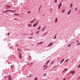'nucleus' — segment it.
Returning <instances> with one entry per match:
<instances>
[{"mask_svg":"<svg viewBox=\"0 0 80 80\" xmlns=\"http://www.w3.org/2000/svg\"><path fill=\"white\" fill-rule=\"evenodd\" d=\"M80 78V77L78 78V79Z\"/></svg>","mask_w":80,"mask_h":80,"instance_id":"obj_56","label":"nucleus"},{"mask_svg":"<svg viewBox=\"0 0 80 80\" xmlns=\"http://www.w3.org/2000/svg\"><path fill=\"white\" fill-rule=\"evenodd\" d=\"M29 38H33V37H29Z\"/></svg>","mask_w":80,"mask_h":80,"instance_id":"obj_36","label":"nucleus"},{"mask_svg":"<svg viewBox=\"0 0 80 80\" xmlns=\"http://www.w3.org/2000/svg\"><path fill=\"white\" fill-rule=\"evenodd\" d=\"M65 80V78H64L63 80Z\"/></svg>","mask_w":80,"mask_h":80,"instance_id":"obj_51","label":"nucleus"},{"mask_svg":"<svg viewBox=\"0 0 80 80\" xmlns=\"http://www.w3.org/2000/svg\"><path fill=\"white\" fill-rule=\"evenodd\" d=\"M49 62H50V61L49 60H48L47 62H46V63L47 64H48V63H49Z\"/></svg>","mask_w":80,"mask_h":80,"instance_id":"obj_17","label":"nucleus"},{"mask_svg":"<svg viewBox=\"0 0 80 80\" xmlns=\"http://www.w3.org/2000/svg\"><path fill=\"white\" fill-rule=\"evenodd\" d=\"M53 62H54V61H52L51 62V64H52V63H53Z\"/></svg>","mask_w":80,"mask_h":80,"instance_id":"obj_39","label":"nucleus"},{"mask_svg":"<svg viewBox=\"0 0 80 80\" xmlns=\"http://www.w3.org/2000/svg\"><path fill=\"white\" fill-rule=\"evenodd\" d=\"M35 20V18L33 21L34 22Z\"/></svg>","mask_w":80,"mask_h":80,"instance_id":"obj_46","label":"nucleus"},{"mask_svg":"<svg viewBox=\"0 0 80 80\" xmlns=\"http://www.w3.org/2000/svg\"><path fill=\"white\" fill-rule=\"evenodd\" d=\"M61 6H62V3L61 2L60 3L58 6V8H60Z\"/></svg>","mask_w":80,"mask_h":80,"instance_id":"obj_2","label":"nucleus"},{"mask_svg":"<svg viewBox=\"0 0 80 80\" xmlns=\"http://www.w3.org/2000/svg\"><path fill=\"white\" fill-rule=\"evenodd\" d=\"M30 76H27V77H31V76H32V75L31 74H30Z\"/></svg>","mask_w":80,"mask_h":80,"instance_id":"obj_20","label":"nucleus"},{"mask_svg":"<svg viewBox=\"0 0 80 80\" xmlns=\"http://www.w3.org/2000/svg\"><path fill=\"white\" fill-rule=\"evenodd\" d=\"M14 20H17V18H14Z\"/></svg>","mask_w":80,"mask_h":80,"instance_id":"obj_44","label":"nucleus"},{"mask_svg":"<svg viewBox=\"0 0 80 80\" xmlns=\"http://www.w3.org/2000/svg\"><path fill=\"white\" fill-rule=\"evenodd\" d=\"M28 27H32V24H28Z\"/></svg>","mask_w":80,"mask_h":80,"instance_id":"obj_9","label":"nucleus"},{"mask_svg":"<svg viewBox=\"0 0 80 80\" xmlns=\"http://www.w3.org/2000/svg\"><path fill=\"white\" fill-rule=\"evenodd\" d=\"M70 46H71V44H70L69 45H68V47H70Z\"/></svg>","mask_w":80,"mask_h":80,"instance_id":"obj_23","label":"nucleus"},{"mask_svg":"<svg viewBox=\"0 0 80 80\" xmlns=\"http://www.w3.org/2000/svg\"><path fill=\"white\" fill-rule=\"evenodd\" d=\"M8 12V10H6L5 11H3V12L4 13H6V12Z\"/></svg>","mask_w":80,"mask_h":80,"instance_id":"obj_13","label":"nucleus"},{"mask_svg":"<svg viewBox=\"0 0 80 80\" xmlns=\"http://www.w3.org/2000/svg\"><path fill=\"white\" fill-rule=\"evenodd\" d=\"M32 34H33V33H31V35H32Z\"/></svg>","mask_w":80,"mask_h":80,"instance_id":"obj_50","label":"nucleus"},{"mask_svg":"<svg viewBox=\"0 0 80 80\" xmlns=\"http://www.w3.org/2000/svg\"><path fill=\"white\" fill-rule=\"evenodd\" d=\"M45 34L46 35V34H47V32H46L45 33Z\"/></svg>","mask_w":80,"mask_h":80,"instance_id":"obj_49","label":"nucleus"},{"mask_svg":"<svg viewBox=\"0 0 80 80\" xmlns=\"http://www.w3.org/2000/svg\"><path fill=\"white\" fill-rule=\"evenodd\" d=\"M39 31H38L37 32H36V34H37V33H39Z\"/></svg>","mask_w":80,"mask_h":80,"instance_id":"obj_37","label":"nucleus"},{"mask_svg":"<svg viewBox=\"0 0 80 80\" xmlns=\"http://www.w3.org/2000/svg\"><path fill=\"white\" fill-rule=\"evenodd\" d=\"M79 43H80V42Z\"/></svg>","mask_w":80,"mask_h":80,"instance_id":"obj_60","label":"nucleus"},{"mask_svg":"<svg viewBox=\"0 0 80 80\" xmlns=\"http://www.w3.org/2000/svg\"><path fill=\"white\" fill-rule=\"evenodd\" d=\"M80 45V43H78L77 44V46H78Z\"/></svg>","mask_w":80,"mask_h":80,"instance_id":"obj_31","label":"nucleus"},{"mask_svg":"<svg viewBox=\"0 0 80 80\" xmlns=\"http://www.w3.org/2000/svg\"><path fill=\"white\" fill-rule=\"evenodd\" d=\"M32 64H33V63L31 62L30 64V65H32Z\"/></svg>","mask_w":80,"mask_h":80,"instance_id":"obj_33","label":"nucleus"},{"mask_svg":"<svg viewBox=\"0 0 80 80\" xmlns=\"http://www.w3.org/2000/svg\"><path fill=\"white\" fill-rule=\"evenodd\" d=\"M16 47H18V44H17L16 45Z\"/></svg>","mask_w":80,"mask_h":80,"instance_id":"obj_43","label":"nucleus"},{"mask_svg":"<svg viewBox=\"0 0 80 80\" xmlns=\"http://www.w3.org/2000/svg\"><path fill=\"white\" fill-rule=\"evenodd\" d=\"M45 67H46V65H44L43 66V68H45Z\"/></svg>","mask_w":80,"mask_h":80,"instance_id":"obj_34","label":"nucleus"},{"mask_svg":"<svg viewBox=\"0 0 80 80\" xmlns=\"http://www.w3.org/2000/svg\"><path fill=\"white\" fill-rule=\"evenodd\" d=\"M64 60H65V59L63 58L62 59V60L60 62V64H62L63 63V62L64 61Z\"/></svg>","mask_w":80,"mask_h":80,"instance_id":"obj_4","label":"nucleus"},{"mask_svg":"<svg viewBox=\"0 0 80 80\" xmlns=\"http://www.w3.org/2000/svg\"><path fill=\"white\" fill-rule=\"evenodd\" d=\"M45 27H44V28L42 29V32H43V31H44V30H45Z\"/></svg>","mask_w":80,"mask_h":80,"instance_id":"obj_14","label":"nucleus"},{"mask_svg":"<svg viewBox=\"0 0 80 80\" xmlns=\"http://www.w3.org/2000/svg\"><path fill=\"white\" fill-rule=\"evenodd\" d=\"M70 73L71 74H72V75H73L74 73H75V71H71L70 72Z\"/></svg>","mask_w":80,"mask_h":80,"instance_id":"obj_3","label":"nucleus"},{"mask_svg":"<svg viewBox=\"0 0 80 80\" xmlns=\"http://www.w3.org/2000/svg\"><path fill=\"white\" fill-rule=\"evenodd\" d=\"M79 42V41H78V40H77V42Z\"/></svg>","mask_w":80,"mask_h":80,"instance_id":"obj_47","label":"nucleus"},{"mask_svg":"<svg viewBox=\"0 0 80 80\" xmlns=\"http://www.w3.org/2000/svg\"><path fill=\"white\" fill-rule=\"evenodd\" d=\"M37 80V77L35 78H34V80Z\"/></svg>","mask_w":80,"mask_h":80,"instance_id":"obj_28","label":"nucleus"},{"mask_svg":"<svg viewBox=\"0 0 80 80\" xmlns=\"http://www.w3.org/2000/svg\"><path fill=\"white\" fill-rule=\"evenodd\" d=\"M10 35V32H8V34H7V35Z\"/></svg>","mask_w":80,"mask_h":80,"instance_id":"obj_38","label":"nucleus"},{"mask_svg":"<svg viewBox=\"0 0 80 80\" xmlns=\"http://www.w3.org/2000/svg\"><path fill=\"white\" fill-rule=\"evenodd\" d=\"M31 12V11H29L28 12V13H30Z\"/></svg>","mask_w":80,"mask_h":80,"instance_id":"obj_40","label":"nucleus"},{"mask_svg":"<svg viewBox=\"0 0 80 80\" xmlns=\"http://www.w3.org/2000/svg\"><path fill=\"white\" fill-rule=\"evenodd\" d=\"M57 38V36H56V35H55L54 36V38H53V39H56V38Z\"/></svg>","mask_w":80,"mask_h":80,"instance_id":"obj_11","label":"nucleus"},{"mask_svg":"<svg viewBox=\"0 0 80 80\" xmlns=\"http://www.w3.org/2000/svg\"><path fill=\"white\" fill-rule=\"evenodd\" d=\"M39 22V21H38L35 24L36 25H38V23Z\"/></svg>","mask_w":80,"mask_h":80,"instance_id":"obj_12","label":"nucleus"},{"mask_svg":"<svg viewBox=\"0 0 80 80\" xmlns=\"http://www.w3.org/2000/svg\"><path fill=\"white\" fill-rule=\"evenodd\" d=\"M41 7H42V6H40V7L41 8Z\"/></svg>","mask_w":80,"mask_h":80,"instance_id":"obj_57","label":"nucleus"},{"mask_svg":"<svg viewBox=\"0 0 80 80\" xmlns=\"http://www.w3.org/2000/svg\"><path fill=\"white\" fill-rule=\"evenodd\" d=\"M45 35H46V34L45 33L43 34V36H45Z\"/></svg>","mask_w":80,"mask_h":80,"instance_id":"obj_45","label":"nucleus"},{"mask_svg":"<svg viewBox=\"0 0 80 80\" xmlns=\"http://www.w3.org/2000/svg\"><path fill=\"white\" fill-rule=\"evenodd\" d=\"M5 6L6 7H8V8H10V7H11V6H9L8 5H6Z\"/></svg>","mask_w":80,"mask_h":80,"instance_id":"obj_6","label":"nucleus"},{"mask_svg":"<svg viewBox=\"0 0 80 80\" xmlns=\"http://www.w3.org/2000/svg\"><path fill=\"white\" fill-rule=\"evenodd\" d=\"M72 6H73V4L72 3H71L70 4V7L71 8L72 7Z\"/></svg>","mask_w":80,"mask_h":80,"instance_id":"obj_18","label":"nucleus"},{"mask_svg":"<svg viewBox=\"0 0 80 80\" xmlns=\"http://www.w3.org/2000/svg\"><path fill=\"white\" fill-rule=\"evenodd\" d=\"M68 60H69V59L68 58L67 60H66L65 61V62H68Z\"/></svg>","mask_w":80,"mask_h":80,"instance_id":"obj_21","label":"nucleus"},{"mask_svg":"<svg viewBox=\"0 0 80 80\" xmlns=\"http://www.w3.org/2000/svg\"><path fill=\"white\" fill-rule=\"evenodd\" d=\"M69 74H70V73H69L68 74V75H69Z\"/></svg>","mask_w":80,"mask_h":80,"instance_id":"obj_55","label":"nucleus"},{"mask_svg":"<svg viewBox=\"0 0 80 80\" xmlns=\"http://www.w3.org/2000/svg\"><path fill=\"white\" fill-rule=\"evenodd\" d=\"M33 21L32 20L30 22V23H33Z\"/></svg>","mask_w":80,"mask_h":80,"instance_id":"obj_26","label":"nucleus"},{"mask_svg":"<svg viewBox=\"0 0 80 80\" xmlns=\"http://www.w3.org/2000/svg\"><path fill=\"white\" fill-rule=\"evenodd\" d=\"M40 7H39V10H40Z\"/></svg>","mask_w":80,"mask_h":80,"instance_id":"obj_52","label":"nucleus"},{"mask_svg":"<svg viewBox=\"0 0 80 80\" xmlns=\"http://www.w3.org/2000/svg\"><path fill=\"white\" fill-rule=\"evenodd\" d=\"M12 13H13V12H12Z\"/></svg>","mask_w":80,"mask_h":80,"instance_id":"obj_59","label":"nucleus"},{"mask_svg":"<svg viewBox=\"0 0 80 80\" xmlns=\"http://www.w3.org/2000/svg\"><path fill=\"white\" fill-rule=\"evenodd\" d=\"M47 75V74H44V75H43V76H45V75Z\"/></svg>","mask_w":80,"mask_h":80,"instance_id":"obj_41","label":"nucleus"},{"mask_svg":"<svg viewBox=\"0 0 80 80\" xmlns=\"http://www.w3.org/2000/svg\"><path fill=\"white\" fill-rule=\"evenodd\" d=\"M78 68H80V64L78 66Z\"/></svg>","mask_w":80,"mask_h":80,"instance_id":"obj_32","label":"nucleus"},{"mask_svg":"<svg viewBox=\"0 0 80 80\" xmlns=\"http://www.w3.org/2000/svg\"><path fill=\"white\" fill-rule=\"evenodd\" d=\"M75 11H77V7L75 9Z\"/></svg>","mask_w":80,"mask_h":80,"instance_id":"obj_27","label":"nucleus"},{"mask_svg":"<svg viewBox=\"0 0 80 80\" xmlns=\"http://www.w3.org/2000/svg\"><path fill=\"white\" fill-rule=\"evenodd\" d=\"M43 43V42H40L38 43V44H42V43Z\"/></svg>","mask_w":80,"mask_h":80,"instance_id":"obj_19","label":"nucleus"},{"mask_svg":"<svg viewBox=\"0 0 80 80\" xmlns=\"http://www.w3.org/2000/svg\"><path fill=\"white\" fill-rule=\"evenodd\" d=\"M11 11H12V12H15V10H11Z\"/></svg>","mask_w":80,"mask_h":80,"instance_id":"obj_35","label":"nucleus"},{"mask_svg":"<svg viewBox=\"0 0 80 80\" xmlns=\"http://www.w3.org/2000/svg\"><path fill=\"white\" fill-rule=\"evenodd\" d=\"M36 25H36V24H34L33 25V27H35V26H36Z\"/></svg>","mask_w":80,"mask_h":80,"instance_id":"obj_22","label":"nucleus"},{"mask_svg":"<svg viewBox=\"0 0 80 80\" xmlns=\"http://www.w3.org/2000/svg\"><path fill=\"white\" fill-rule=\"evenodd\" d=\"M47 67H48V66H47L46 67H45L44 68V70H46L47 68Z\"/></svg>","mask_w":80,"mask_h":80,"instance_id":"obj_15","label":"nucleus"},{"mask_svg":"<svg viewBox=\"0 0 80 80\" xmlns=\"http://www.w3.org/2000/svg\"><path fill=\"white\" fill-rule=\"evenodd\" d=\"M41 28V27L40 26H39L38 27V28L37 29V30H39L40 29V28Z\"/></svg>","mask_w":80,"mask_h":80,"instance_id":"obj_16","label":"nucleus"},{"mask_svg":"<svg viewBox=\"0 0 80 80\" xmlns=\"http://www.w3.org/2000/svg\"><path fill=\"white\" fill-rule=\"evenodd\" d=\"M65 9H64L63 10L62 12V13H63V12H65Z\"/></svg>","mask_w":80,"mask_h":80,"instance_id":"obj_30","label":"nucleus"},{"mask_svg":"<svg viewBox=\"0 0 80 80\" xmlns=\"http://www.w3.org/2000/svg\"><path fill=\"white\" fill-rule=\"evenodd\" d=\"M70 12H71V9H70L68 13V15L70 13Z\"/></svg>","mask_w":80,"mask_h":80,"instance_id":"obj_5","label":"nucleus"},{"mask_svg":"<svg viewBox=\"0 0 80 80\" xmlns=\"http://www.w3.org/2000/svg\"><path fill=\"white\" fill-rule=\"evenodd\" d=\"M55 3H57V0H55Z\"/></svg>","mask_w":80,"mask_h":80,"instance_id":"obj_24","label":"nucleus"},{"mask_svg":"<svg viewBox=\"0 0 80 80\" xmlns=\"http://www.w3.org/2000/svg\"><path fill=\"white\" fill-rule=\"evenodd\" d=\"M52 12V8H51L50 10V12Z\"/></svg>","mask_w":80,"mask_h":80,"instance_id":"obj_29","label":"nucleus"},{"mask_svg":"<svg viewBox=\"0 0 80 80\" xmlns=\"http://www.w3.org/2000/svg\"><path fill=\"white\" fill-rule=\"evenodd\" d=\"M14 15H15V16H18V15H19V14L18 13H15L14 14Z\"/></svg>","mask_w":80,"mask_h":80,"instance_id":"obj_10","label":"nucleus"},{"mask_svg":"<svg viewBox=\"0 0 80 80\" xmlns=\"http://www.w3.org/2000/svg\"><path fill=\"white\" fill-rule=\"evenodd\" d=\"M66 70H67V69H64L63 72H65Z\"/></svg>","mask_w":80,"mask_h":80,"instance_id":"obj_25","label":"nucleus"},{"mask_svg":"<svg viewBox=\"0 0 80 80\" xmlns=\"http://www.w3.org/2000/svg\"><path fill=\"white\" fill-rule=\"evenodd\" d=\"M19 50H20V49H19Z\"/></svg>","mask_w":80,"mask_h":80,"instance_id":"obj_58","label":"nucleus"},{"mask_svg":"<svg viewBox=\"0 0 80 80\" xmlns=\"http://www.w3.org/2000/svg\"><path fill=\"white\" fill-rule=\"evenodd\" d=\"M31 32H33L32 30L31 31Z\"/></svg>","mask_w":80,"mask_h":80,"instance_id":"obj_54","label":"nucleus"},{"mask_svg":"<svg viewBox=\"0 0 80 80\" xmlns=\"http://www.w3.org/2000/svg\"><path fill=\"white\" fill-rule=\"evenodd\" d=\"M52 45V42H51L48 45V46H51V45Z\"/></svg>","mask_w":80,"mask_h":80,"instance_id":"obj_8","label":"nucleus"},{"mask_svg":"<svg viewBox=\"0 0 80 80\" xmlns=\"http://www.w3.org/2000/svg\"><path fill=\"white\" fill-rule=\"evenodd\" d=\"M4 78H7V76H4Z\"/></svg>","mask_w":80,"mask_h":80,"instance_id":"obj_42","label":"nucleus"},{"mask_svg":"<svg viewBox=\"0 0 80 80\" xmlns=\"http://www.w3.org/2000/svg\"><path fill=\"white\" fill-rule=\"evenodd\" d=\"M8 11H11V10H8Z\"/></svg>","mask_w":80,"mask_h":80,"instance_id":"obj_48","label":"nucleus"},{"mask_svg":"<svg viewBox=\"0 0 80 80\" xmlns=\"http://www.w3.org/2000/svg\"><path fill=\"white\" fill-rule=\"evenodd\" d=\"M43 17H44V14L43 15Z\"/></svg>","mask_w":80,"mask_h":80,"instance_id":"obj_53","label":"nucleus"},{"mask_svg":"<svg viewBox=\"0 0 80 80\" xmlns=\"http://www.w3.org/2000/svg\"><path fill=\"white\" fill-rule=\"evenodd\" d=\"M19 58L21 59L22 58V54L21 53H19Z\"/></svg>","mask_w":80,"mask_h":80,"instance_id":"obj_1","label":"nucleus"},{"mask_svg":"<svg viewBox=\"0 0 80 80\" xmlns=\"http://www.w3.org/2000/svg\"><path fill=\"white\" fill-rule=\"evenodd\" d=\"M58 20V18H56L55 20V23H57V22Z\"/></svg>","mask_w":80,"mask_h":80,"instance_id":"obj_7","label":"nucleus"}]
</instances>
